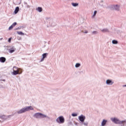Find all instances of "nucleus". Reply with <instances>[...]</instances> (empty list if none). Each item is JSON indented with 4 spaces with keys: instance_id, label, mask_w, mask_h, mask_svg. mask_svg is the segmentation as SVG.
<instances>
[{
    "instance_id": "27",
    "label": "nucleus",
    "mask_w": 126,
    "mask_h": 126,
    "mask_svg": "<svg viewBox=\"0 0 126 126\" xmlns=\"http://www.w3.org/2000/svg\"><path fill=\"white\" fill-rule=\"evenodd\" d=\"M84 33H88V32H84Z\"/></svg>"
},
{
    "instance_id": "3",
    "label": "nucleus",
    "mask_w": 126,
    "mask_h": 126,
    "mask_svg": "<svg viewBox=\"0 0 126 126\" xmlns=\"http://www.w3.org/2000/svg\"><path fill=\"white\" fill-rule=\"evenodd\" d=\"M56 122L59 124H63L64 123V118H63V116H60L56 119Z\"/></svg>"
},
{
    "instance_id": "9",
    "label": "nucleus",
    "mask_w": 126,
    "mask_h": 126,
    "mask_svg": "<svg viewBox=\"0 0 126 126\" xmlns=\"http://www.w3.org/2000/svg\"><path fill=\"white\" fill-rule=\"evenodd\" d=\"M6 61V59L4 57H0V63H4Z\"/></svg>"
},
{
    "instance_id": "6",
    "label": "nucleus",
    "mask_w": 126,
    "mask_h": 126,
    "mask_svg": "<svg viewBox=\"0 0 126 126\" xmlns=\"http://www.w3.org/2000/svg\"><path fill=\"white\" fill-rule=\"evenodd\" d=\"M79 120L82 123H84V121H85V116L81 115L80 116H79Z\"/></svg>"
},
{
    "instance_id": "26",
    "label": "nucleus",
    "mask_w": 126,
    "mask_h": 126,
    "mask_svg": "<svg viewBox=\"0 0 126 126\" xmlns=\"http://www.w3.org/2000/svg\"><path fill=\"white\" fill-rule=\"evenodd\" d=\"M96 32H96V31H94V32H93V33H94H94H96Z\"/></svg>"
},
{
    "instance_id": "7",
    "label": "nucleus",
    "mask_w": 126,
    "mask_h": 126,
    "mask_svg": "<svg viewBox=\"0 0 126 126\" xmlns=\"http://www.w3.org/2000/svg\"><path fill=\"white\" fill-rule=\"evenodd\" d=\"M106 83L108 85H112L114 84V82H112L111 80H106Z\"/></svg>"
},
{
    "instance_id": "1",
    "label": "nucleus",
    "mask_w": 126,
    "mask_h": 126,
    "mask_svg": "<svg viewBox=\"0 0 126 126\" xmlns=\"http://www.w3.org/2000/svg\"><path fill=\"white\" fill-rule=\"evenodd\" d=\"M32 110H34V108H33V107L32 106H30L22 108L19 111H17V113L18 114H23V113H25L26 112H28V111H31Z\"/></svg>"
},
{
    "instance_id": "18",
    "label": "nucleus",
    "mask_w": 126,
    "mask_h": 126,
    "mask_svg": "<svg viewBox=\"0 0 126 126\" xmlns=\"http://www.w3.org/2000/svg\"><path fill=\"white\" fill-rule=\"evenodd\" d=\"M80 66V63H77L75 65L76 67H79Z\"/></svg>"
},
{
    "instance_id": "17",
    "label": "nucleus",
    "mask_w": 126,
    "mask_h": 126,
    "mask_svg": "<svg viewBox=\"0 0 126 126\" xmlns=\"http://www.w3.org/2000/svg\"><path fill=\"white\" fill-rule=\"evenodd\" d=\"M112 43L113 44H118V41H117L116 40H112Z\"/></svg>"
},
{
    "instance_id": "16",
    "label": "nucleus",
    "mask_w": 126,
    "mask_h": 126,
    "mask_svg": "<svg viewBox=\"0 0 126 126\" xmlns=\"http://www.w3.org/2000/svg\"><path fill=\"white\" fill-rule=\"evenodd\" d=\"M72 5H73V6H77L78 5V3H72Z\"/></svg>"
},
{
    "instance_id": "11",
    "label": "nucleus",
    "mask_w": 126,
    "mask_h": 126,
    "mask_svg": "<svg viewBox=\"0 0 126 126\" xmlns=\"http://www.w3.org/2000/svg\"><path fill=\"white\" fill-rule=\"evenodd\" d=\"M19 11V7H16L15 11H14V13L15 14H16L17 13H18V12Z\"/></svg>"
},
{
    "instance_id": "21",
    "label": "nucleus",
    "mask_w": 126,
    "mask_h": 126,
    "mask_svg": "<svg viewBox=\"0 0 126 126\" xmlns=\"http://www.w3.org/2000/svg\"><path fill=\"white\" fill-rule=\"evenodd\" d=\"M17 23L16 22H15L11 26L13 27H14L16 25Z\"/></svg>"
},
{
    "instance_id": "5",
    "label": "nucleus",
    "mask_w": 126,
    "mask_h": 126,
    "mask_svg": "<svg viewBox=\"0 0 126 126\" xmlns=\"http://www.w3.org/2000/svg\"><path fill=\"white\" fill-rule=\"evenodd\" d=\"M111 120L115 124H123V122L120 121V120L117 118H111Z\"/></svg>"
},
{
    "instance_id": "14",
    "label": "nucleus",
    "mask_w": 126,
    "mask_h": 126,
    "mask_svg": "<svg viewBox=\"0 0 126 126\" xmlns=\"http://www.w3.org/2000/svg\"><path fill=\"white\" fill-rule=\"evenodd\" d=\"M15 50H14V48H12L11 49H9V53H12L15 52Z\"/></svg>"
},
{
    "instance_id": "10",
    "label": "nucleus",
    "mask_w": 126,
    "mask_h": 126,
    "mask_svg": "<svg viewBox=\"0 0 126 126\" xmlns=\"http://www.w3.org/2000/svg\"><path fill=\"white\" fill-rule=\"evenodd\" d=\"M43 58H42L41 62H43L44 60L45 59V58L47 57V53H44L42 55Z\"/></svg>"
},
{
    "instance_id": "13",
    "label": "nucleus",
    "mask_w": 126,
    "mask_h": 126,
    "mask_svg": "<svg viewBox=\"0 0 126 126\" xmlns=\"http://www.w3.org/2000/svg\"><path fill=\"white\" fill-rule=\"evenodd\" d=\"M36 10H37V11H39V12H42L43 9L41 7H38L37 8Z\"/></svg>"
},
{
    "instance_id": "4",
    "label": "nucleus",
    "mask_w": 126,
    "mask_h": 126,
    "mask_svg": "<svg viewBox=\"0 0 126 126\" xmlns=\"http://www.w3.org/2000/svg\"><path fill=\"white\" fill-rule=\"evenodd\" d=\"M34 116L35 117V118H47V116L42 114V113H36L34 115Z\"/></svg>"
},
{
    "instance_id": "22",
    "label": "nucleus",
    "mask_w": 126,
    "mask_h": 126,
    "mask_svg": "<svg viewBox=\"0 0 126 126\" xmlns=\"http://www.w3.org/2000/svg\"><path fill=\"white\" fill-rule=\"evenodd\" d=\"M83 125H84V126H88V123H87V122L84 123Z\"/></svg>"
},
{
    "instance_id": "25",
    "label": "nucleus",
    "mask_w": 126,
    "mask_h": 126,
    "mask_svg": "<svg viewBox=\"0 0 126 126\" xmlns=\"http://www.w3.org/2000/svg\"><path fill=\"white\" fill-rule=\"evenodd\" d=\"M12 28H13V27L12 26H10L9 28V30H11V29H12Z\"/></svg>"
},
{
    "instance_id": "15",
    "label": "nucleus",
    "mask_w": 126,
    "mask_h": 126,
    "mask_svg": "<svg viewBox=\"0 0 126 126\" xmlns=\"http://www.w3.org/2000/svg\"><path fill=\"white\" fill-rule=\"evenodd\" d=\"M17 32L18 35H24V33L22 32Z\"/></svg>"
},
{
    "instance_id": "23",
    "label": "nucleus",
    "mask_w": 126,
    "mask_h": 126,
    "mask_svg": "<svg viewBox=\"0 0 126 126\" xmlns=\"http://www.w3.org/2000/svg\"><path fill=\"white\" fill-rule=\"evenodd\" d=\"M11 39H12V38L10 37L8 39V41L9 42V43H10V42H11Z\"/></svg>"
},
{
    "instance_id": "12",
    "label": "nucleus",
    "mask_w": 126,
    "mask_h": 126,
    "mask_svg": "<svg viewBox=\"0 0 126 126\" xmlns=\"http://www.w3.org/2000/svg\"><path fill=\"white\" fill-rule=\"evenodd\" d=\"M107 120H103L101 123V126H104L106 125V124H107Z\"/></svg>"
},
{
    "instance_id": "8",
    "label": "nucleus",
    "mask_w": 126,
    "mask_h": 126,
    "mask_svg": "<svg viewBox=\"0 0 126 126\" xmlns=\"http://www.w3.org/2000/svg\"><path fill=\"white\" fill-rule=\"evenodd\" d=\"M112 8L114 9H115V10H119L120 9V6H119L118 5H113L112 6Z\"/></svg>"
},
{
    "instance_id": "20",
    "label": "nucleus",
    "mask_w": 126,
    "mask_h": 126,
    "mask_svg": "<svg viewBox=\"0 0 126 126\" xmlns=\"http://www.w3.org/2000/svg\"><path fill=\"white\" fill-rule=\"evenodd\" d=\"M72 117H77V114H75V113H73L72 114Z\"/></svg>"
},
{
    "instance_id": "19",
    "label": "nucleus",
    "mask_w": 126,
    "mask_h": 126,
    "mask_svg": "<svg viewBox=\"0 0 126 126\" xmlns=\"http://www.w3.org/2000/svg\"><path fill=\"white\" fill-rule=\"evenodd\" d=\"M101 31H102V32H108V29H103Z\"/></svg>"
},
{
    "instance_id": "24",
    "label": "nucleus",
    "mask_w": 126,
    "mask_h": 126,
    "mask_svg": "<svg viewBox=\"0 0 126 126\" xmlns=\"http://www.w3.org/2000/svg\"><path fill=\"white\" fill-rule=\"evenodd\" d=\"M96 13H97V11H94L93 16H95V15H96Z\"/></svg>"
},
{
    "instance_id": "2",
    "label": "nucleus",
    "mask_w": 126,
    "mask_h": 126,
    "mask_svg": "<svg viewBox=\"0 0 126 126\" xmlns=\"http://www.w3.org/2000/svg\"><path fill=\"white\" fill-rule=\"evenodd\" d=\"M13 70L12 74L13 75H17V74H21L22 73V69L16 66L13 67Z\"/></svg>"
}]
</instances>
